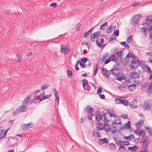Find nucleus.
<instances>
[{
  "mask_svg": "<svg viewBox=\"0 0 152 152\" xmlns=\"http://www.w3.org/2000/svg\"><path fill=\"white\" fill-rule=\"evenodd\" d=\"M121 44L124 46L125 48H129V46L126 43V42H121L120 43Z\"/></svg>",
  "mask_w": 152,
  "mask_h": 152,
  "instance_id": "obj_40",
  "label": "nucleus"
},
{
  "mask_svg": "<svg viewBox=\"0 0 152 152\" xmlns=\"http://www.w3.org/2000/svg\"><path fill=\"white\" fill-rule=\"evenodd\" d=\"M107 111H108V114H109L110 116V117H115V116L116 115L114 114L113 113H111L110 112H109L108 110H107Z\"/></svg>",
  "mask_w": 152,
  "mask_h": 152,
  "instance_id": "obj_53",
  "label": "nucleus"
},
{
  "mask_svg": "<svg viewBox=\"0 0 152 152\" xmlns=\"http://www.w3.org/2000/svg\"><path fill=\"white\" fill-rule=\"evenodd\" d=\"M151 140L148 136H145L144 137H142L141 139V142H143L145 143V142H147V143H149L150 142Z\"/></svg>",
  "mask_w": 152,
  "mask_h": 152,
  "instance_id": "obj_13",
  "label": "nucleus"
},
{
  "mask_svg": "<svg viewBox=\"0 0 152 152\" xmlns=\"http://www.w3.org/2000/svg\"><path fill=\"white\" fill-rule=\"evenodd\" d=\"M6 135H4V133L2 130H0V140L5 138Z\"/></svg>",
  "mask_w": 152,
  "mask_h": 152,
  "instance_id": "obj_29",
  "label": "nucleus"
},
{
  "mask_svg": "<svg viewBox=\"0 0 152 152\" xmlns=\"http://www.w3.org/2000/svg\"><path fill=\"white\" fill-rule=\"evenodd\" d=\"M116 76V80L119 81H121L125 79V76H124L123 75L119 76V74H118V75Z\"/></svg>",
  "mask_w": 152,
  "mask_h": 152,
  "instance_id": "obj_23",
  "label": "nucleus"
},
{
  "mask_svg": "<svg viewBox=\"0 0 152 152\" xmlns=\"http://www.w3.org/2000/svg\"><path fill=\"white\" fill-rule=\"evenodd\" d=\"M140 61L139 60H133L131 61V64L130 65V67L131 69H135L139 66Z\"/></svg>",
  "mask_w": 152,
  "mask_h": 152,
  "instance_id": "obj_5",
  "label": "nucleus"
},
{
  "mask_svg": "<svg viewBox=\"0 0 152 152\" xmlns=\"http://www.w3.org/2000/svg\"><path fill=\"white\" fill-rule=\"evenodd\" d=\"M115 101L117 104L122 103L125 106H128L129 103V102L126 99H123L125 98L124 97H121L120 96H117L115 97Z\"/></svg>",
  "mask_w": 152,
  "mask_h": 152,
  "instance_id": "obj_2",
  "label": "nucleus"
},
{
  "mask_svg": "<svg viewBox=\"0 0 152 152\" xmlns=\"http://www.w3.org/2000/svg\"><path fill=\"white\" fill-rule=\"evenodd\" d=\"M98 66V65L97 64H96L95 65V67H96V68L95 70V71H94V76H95V75H96L97 73V69H98L97 67Z\"/></svg>",
  "mask_w": 152,
  "mask_h": 152,
  "instance_id": "obj_51",
  "label": "nucleus"
},
{
  "mask_svg": "<svg viewBox=\"0 0 152 152\" xmlns=\"http://www.w3.org/2000/svg\"><path fill=\"white\" fill-rule=\"evenodd\" d=\"M20 113L19 110L17 108L13 113L12 115L14 116L17 115L19 113Z\"/></svg>",
  "mask_w": 152,
  "mask_h": 152,
  "instance_id": "obj_42",
  "label": "nucleus"
},
{
  "mask_svg": "<svg viewBox=\"0 0 152 152\" xmlns=\"http://www.w3.org/2000/svg\"><path fill=\"white\" fill-rule=\"evenodd\" d=\"M133 36L132 35H131L129 36V38L127 39V41L128 42H130V41L132 40V37Z\"/></svg>",
  "mask_w": 152,
  "mask_h": 152,
  "instance_id": "obj_50",
  "label": "nucleus"
},
{
  "mask_svg": "<svg viewBox=\"0 0 152 152\" xmlns=\"http://www.w3.org/2000/svg\"><path fill=\"white\" fill-rule=\"evenodd\" d=\"M95 120L97 122H99L102 119V116L99 113L96 114L95 115Z\"/></svg>",
  "mask_w": 152,
  "mask_h": 152,
  "instance_id": "obj_17",
  "label": "nucleus"
},
{
  "mask_svg": "<svg viewBox=\"0 0 152 152\" xmlns=\"http://www.w3.org/2000/svg\"><path fill=\"white\" fill-rule=\"evenodd\" d=\"M152 88H150L148 87V89L147 91V93H150L152 91Z\"/></svg>",
  "mask_w": 152,
  "mask_h": 152,
  "instance_id": "obj_57",
  "label": "nucleus"
},
{
  "mask_svg": "<svg viewBox=\"0 0 152 152\" xmlns=\"http://www.w3.org/2000/svg\"><path fill=\"white\" fill-rule=\"evenodd\" d=\"M144 121H142L141 119H140V121H138V122H137L135 124V125L137 126H142L144 124Z\"/></svg>",
  "mask_w": 152,
  "mask_h": 152,
  "instance_id": "obj_27",
  "label": "nucleus"
},
{
  "mask_svg": "<svg viewBox=\"0 0 152 152\" xmlns=\"http://www.w3.org/2000/svg\"><path fill=\"white\" fill-rule=\"evenodd\" d=\"M145 67L146 68V69H147V70L148 71V72L149 73H151V69L148 66H145Z\"/></svg>",
  "mask_w": 152,
  "mask_h": 152,
  "instance_id": "obj_60",
  "label": "nucleus"
},
{
  "mask_svg": "<svg viewBox=\"0 0 152 152\" xmlns=\"http://www.w3.org/2000/svg\"><path fill=\"white\" fill-rule=\"evenodd\" d=\"M142 16L140 15H138L136 17H133L131 20V23L134 26H136L139 25V21L140 19V17Z\"/></svg>",
  "mask_w": 152,
  "mask_h": 152,
  "instance_id": "obj_3",
  "label": "nucleus"
},
{
  "mask_svg": "<svg viewBox=\"0 0 152 152\" xmlns=\"http://www.w3.org/2000/svg\"><path fill=\"white\" fill-rule=\"evenodd\" d=\"M142 143V145L140 152H150L148 151H147V149L148 147V143H147L146 142L145 143H143V142Z\"/></svg>",
  "mask_w": 152,
  "mask_h": 152,
  "instance_id": "obj_9",
  "label": "nucleus"
},
{
  "mask_svg": "<svg viewBox=\"0 0 152 152\" xmlns=\"http://www.w3.org/2000/svg\"><path fill=\"white\" fill-rule=\"evenodd\" d=\"M141 31L143 32L144 35L145 36V37H146V29L145 27H143L141 28Z\"/></svg>",
  "mask_w": 152,
  "mask_h": 152,
  "instance_id": "obj_33",
  "label": "nucleus"
},
{
  "mask_svg": "<svg viewBox=\"0 0 152 152\" xmlns=\"http://www.w3.org/2000/svg\"><path fill=\"white\" fill-rule=\"evenodd\" d=\"M94 109L91 107L90 106H87L84 109V111L87 113H91L94 110Z\"/></svg>",
  "mask_w": 152,
  "mask_h": 152,
  "instance_id": "obj_12",
  "label": "nucleus"
},
{
  "mask_svg": "<svg viewBox=\"0 0 152 152\" xmlns=\"http://www.w3.org/2000/svg\"><path fill=\"white\" fill-rule=\"evenodd\" d=\"M67 45L66 46L61 45V52L63 53L64 55H65L66 53L70 50V49H69L67 47Z\"/></svg>",
  "mask_w": 152,
  "mask_h": 152,
  "instance_id": "obj_8",
  "label": "nucleus"
},
{
  "mask_svg": "<svg viewBox=\"0 0 152 152\" xmlns=\"http://www.w3.org/2000/svg\"><path fill=\"white\" fill-rule=\"evenodd\" d=\"M138 129H136L135 131V134L138 135H141V133L140 132V131H138Z\"/></svg>",
  "mask_w": 152,
  "mask_h": 152,
  "instance_id": "obj_49",
  "label": "nucleus"
},
{
  "mask_svg": "<svg viewBox=\"0 0 152 152\" xmlns=\"http://www.w3.org/2000/svg\"><path fill=\"white\" fill-rule=\"evenodd\" d=\"M67 74L68 77L70 78H71L72 77V73L71 71L67 69Z\"/></svg>",
  "mask_w": 152,
  "mask_h": 152,
  "instance_id": "obj_28",
  "label": "nucleus"
},
{
  "mask_svg": "<svg viewBox=\"0 0 152 152\" xmlns=\"http://www.w3.org/2000/svg\"><path fill=\"white\" fill-rule=\"evenodd\" d=\"M122 144H123L124 145H127L129 144V142L127 141H124V142L123 141V142H122Z\"/></svg>",
  "mask_w": 152,
  "mask_h": 152,
  "instance_id": "obj_59",
  "label": "nucleus"
},
{
  "mask_svg": "<svg viewBox=\"0 0 152 152\" xmlns=\"http://www.w3.org/2000/svg\"><path fill=\"white\" fill-rule=\"evenodd\" d=\"M117 129L116 126H112L111 129V131L112 133H115Z\"/></svg>",
  "mask_w": 152,
  "mask_h": 152,
  "instance_id": "obj_36",
  "label": "nucleus"
},
{
  "mask_svg": "<svg viewBox=\"0 0 152 152\" xmlns=\"http://www.w3.org/2000/svg\"><path fill=\"white\" fill-rule=\"evenodd\" d=\"M130 75L132 78H139L140 76L135 71L133 72H131L130 74Z\"/></svg>",
  "mask_w": 152,
  "mask_h": 152,
  "instance_id": "obj_16",
  "label": "nucleus"
},
{
  "mask_svg": "<svg viewBox=\"0 0 152 152\" xmlns=\"http://www.w3.org/2000/svg\"><path fill=\"white\" fill-rule=\"evenodd\" d=\"M90 34V33L88 31H87V32H85L83 35V37L84 38L87 37Z\"/></svg>",
  "mask_w": 152,
  "mask_h": 152,
  "instance_id": "obj_54",
  "label": "nucleus"
},
{
  "mask_svg": "<svg viewBox=\"0 0 152 152\" xmlns=\"http://www.w3.org/2000/svg\"><path fill=\"white\" fill-rule=\"evenodd\" d=\"M40 99H38L37 97H35L33 99H31L30 102V103H39L41 102L40 101Z\"/></svg>",
  "mask_w": 152,
  "mask_h": 152,
  "instance_id": "obj_18",
  "label": "nucleus"
},
{
  "mask_svg": "<svg viewBox=\"0 0 152 152\" xmlns=\"http://www.w3.org/2000/svg\"><path fill=\"white\" fill-rule=\"evenodd\" d=\"M145 129L148 134L152 137V129L149 127H148V126L145 127Z\"/></svg>",
  "mask_w": 152,
  "mask_h": 152,
  "instance_id": "obj_19",
  "label": "nucleus"
},
{
  "mask_svg": "<svg viewBox=\"0 0 152 152\" xmlns=\"http://www.w3.org/2000/svg\"><path fill=\"white\" fill-rule=\"evenodd\" d=\"M148 83H144L142 85L141 89L142 90L144 91L145 90Z\"/></svg>",
  "mask_w": 152,
  "mask_h": 152,
  "instance_id": "obj_34",
  "label": "nucleus"
},
{
  "mask_svg": "<svg viewBox=\"0 0 152 152\" xmlns=\"http://www.w3.org/2000/svg\"><path fill=\"white\" fill-rule=\"evenodd\" d=\"M110 148L111 150H114L115 148V145L113 143H111L109 144Z\"/></svg>",
  "mask_w": 152,
  "mask_h": 152,
  "instance_id": "obj_38",
  "label": "nucleus"
},
{
  "mask_svg": "<svg viewBox=\"0 0 152 152\" xmlns=\"http://www.w3.org/2000/svg\"><path fill=\"white\" fill-rule=\"evenodd\" d=\"M25 124H21V128L22 130H26V129L27 128H28L27 126L26 125H25Z\"/></svg>",
  "mask_w": 152,
  "mask_h": 152,
  "instance_id": "obj_44",
  "label": "nucleus"
},
{
  "mask_svg": "<svg viewBox=\"0 0 152 152\" xmlns=\"http://www.w3.org/2000/svg\"><path fill=\"white\" fill-rule=\"evenodd\" d=\"M88 61V58L86 57H83L81 59V61L84 63H86Z\"/></svg>",
  "mask_w": 152,
  "mask_h": 152,
  "instance_id": "obj_48",
  "label": "nucleus"
},
{
  "mask_svg": "<svg viewBox=\"0 0 152 152\" xmlns=\"http://www.w3.org/2000/svg\"><path fill=\"white\" fill-rule=\"evenodd\" d=\"M128 88L129 90L130 91H133L135 89L134 87L132 85V84H130L128 86Z\"/></svg>",
  "mask_w": 152,
  "mask_h": 152,
  "instance_id": "obj_43",
  "label": "nucleus"
},
{
  "mask_svg": "<svg viewBox=\"0 0 152 152\" xmlns=\"http://www.w3.org/2000/svg\"><path fill=\"white\" fill-rule=\"evenodd\" d=\"M126 149V147L122 144H120L119 145V151L121 152H123Z\"/></svg>",
  "mask_w": 152,
  "mask_h": 152,
  "instance_id": "obj_21",
  "label": "nucleus"
},
{
  "mask_svg": "<svg viewBox=\"0 0 152 152\" xmlns=\"http://www.w3.org/2000/svg\"><path fill=\"white\" fill-rule=\"evenodd\" d=\"M51 94L44 96L41 99H40V101H42L44 99H49L51 97Z\"/></svg>",
  "mask_w": 152,
  "mask_h": 152,
  "instance_id": "obj_32",
  "label": "nucleus"
},
{
  "mask_svg": "<svg viewBox=\"0 0 152 152\" xmlns=\"http://www.w3.org/2000/svg\"><path fill=\"white\" fill-rule=\"evenodd\" d=\"M80 65L82 68H85L86 67L85 64H83L81 62H80Z\"/></svg>",
  "mask_w": 152,
  "mask_h": 152,
  "instance_id": "obj_62",
  "label": "nucleus"
},
{
  "mask_svg": "<svg viewBox=\"0 0 152 152\" xmlns=\"http://www.w3.org/2000/svg\"><path fill=\"white\" fill-rule=\"evenodd\" d=\"M102 92V88H100V87L98 88L97 91V94L99 95Z\"/></svg>",
  "mask_w": 152,
  "mask_h": 152,
  "instance_id": "obj_45",
  "label": "nucleus"
},
{
  "mask_svg": "<svg viewBox=\"0 0 152 152\" xmlns=\"http://www.w3.org/2000/svg\"><path fill=\"white\" fill-rule=\"evenodd\" d=\"M137 146L135 145L134 146L129 147L128 149L131 151H135L137 150Z\"/></svg>",
  "mask_w": 152,
  "mask_h": 152,
  "instance_id": "obj_31",
  "label": "nucleus"
},
{
  "mask_svg": "<svg viewBox=\"0 0 152 152\" xmlns=\"http://www.w3.org/2000/svg\"><path fill=\"white\" fill-rule=\"evenodd\" d=\"M50 6L55 7L57 6V4L56 3H53L50 5Z\"/></svg>",
  "mask_w": 152,
  "mask_h": 152,
  "instance_id": "obj_64",
  "label": "nucleus"
},
{
  "mask_svg": "<svg viewBox=\"0 0 152 152\" xmlns=\"http://www.w3.org/2000/svg\"><path fill=\"white\" fill-rule=\"evenodd\" d=\"M126 57H130L132 58L133 59L135 60V56L132 53L129 52V53L126 55Z\"/></svg>",
  "mask_w": 152,
  "mask_h": 152,
  "instance_id": "obj_22",
  "label": "nucleus"
},
{
  "mask_svg": "<svg viewBox=\"0 0 152 152\" xmlns=\"http://www.w3.org/2000/svg\"><path fill=\"white\" fill-rule=\"evenodd\" d=\"M151 20L149 19H148L146 18V22L147 24L148 25V26H149V25L151 24L152 23V21H151Z\"/></svg>",
  "mask_w": 152,
  "mask_h": 152,
  "instance_id": "obj_47",
  "label": "nucleus"
},
{
  "mask_svg": "<svg viewBox=\"0 0 152 152\" xmlns=\"http://www.w3.org/2000/svg\"><path fill=\"white\" fill-rule=\"evenodd\" d=\"M129 63V60L123 62V65L125 66H126Z\"/></svg>",
  "mask_w": 152,
  "mask_h": 152,
  "instance_id": "obj_56",
  "label": "nucleus"
},
{
  "mask_svg": "<svg viewBox=\"0 0 152 152\" xmlns=\"http://www.w3.org/2000/svg\"><path fill=\"white\" fill-rule=\"evenodd\" d=\"M106 72H107V70L106 68H102L101 69V73L104 76L106 75Z\"/></svg>",
  "mask_w": 152,
  "mask_h": 152,
  "instance_id": "obj_30",
  "label": "nucleus"
},
{
  "mask_svg": "<svg viewBox=\"0 0 152 152\" xmlns=\"http://www.w3.org/2000/svg\"><path fill=\"white\" fill-rule=\"evenodd\" d=\"M117 121V120H115V121L114 122H113V123H112V124H115L117 125H118V124L121 125V124L122 123H121V122H116V121Z\"/></svg>",
  "mask_w": 152,
  "mask_h": 152,
  "instance_id": "obj_58",
  "label": "nucleus"
},
{
  "mask_svg": "<svg viewBox=\"0 0 152 152\" xmlns=\"http://www.w3.org/2000/svg\"><path fill=\"white\" fill-rule=\"evenodd\" d=\"M18 140V139L17 138H14L12 137H10L8 140L9 143L10 145H12L16 143Z\"/></svg>",
  "mask_w": 152,
  "mask_h": 152,
  "instance_id": "obj_11",
  "label": "nucleus"
},
{
  "mask_svg": "<svg viewBox=\"0 0 152 152\" xmlns=\"http://www.w3.org/2000/svg\"><path fill=\"white\" fill-rule=\"evenodd\" d=\"M117 58L115 56L114 54H112L111 55L110 58H107L106 59L104 62V64H106L108 63L110 61H113L115 62L117 61Z\"/></svg>",
  "mask_w": 152,
  "mask_h": 152,
  "instance_id": "obj_6",
  "label": "nucleus"
},
{
  "mask_svg": "<svg viewBox=\"0 0 152 152\" xmlns=\"http://www.w3.org/2000/svg\"><path fill=\"white\" fill-rule=\"evenodd\" d=\"M130 121H128L127 123L126 124V126H125V128L127 129L128 128L129 129L131 128V126L130 125Z\"/></svg>",
  "mask_w": 152,
  "mask_h": 152,
  "instance_id": "obj_41",
  "label": "nucleus"
},
{
  "mask_svg": "<svg viewBox=\"0 0 152 152\" xmlns=\"http://www.w3.org/2000/svg\"><path fill=\"white\" fill-rule=\"evenodd\" d=\"M23 105L17 108L20 113L26 111L27 109V107L25 105Z\"/></svg>",
  "mask_w": 152,
  "mask_h": 152,
  "instance_id": "obj_15",
  "label": "nucleus"
},
{
  "mask_svg": "<svg viewBox=\"0 0 152 152\" xmlns=\"http://www.w3.org/2000/svg\"><path fill=\"white\" fill-rule=\"evenodd\" d=\"M118 88L122 91H124L125 90V86L123 84L122 85L121 84L120 85H119Z\"/></svg>",
  "mask_w": 152,
  "mask_h": 152,
  "instance_id": "obj_37",
  "label": "nucleus"
},
{
  "mask_svg": "<svg viewBox=\"0 0 152 152\" xmlns=\"http://www.w3.org/2000/svg\"><path fill=\"white\" fill-rule=\"evenodd\" d=\"M147 30L149 32L151 33H152V25H151L150 26V27L148 28H147Z\"/></svg>",
  "mask_w": 152,
  "mask_h": 152,
  "instance_id": "obj_61",
  "label": "nucleus"
},
{
  "mask_svg": "<svg viewBox=\"0 0 152 152\" xmlns=\"http://www.w3.org/2000/svg\"><path fill=\"white\" fill-rule=\"evenodd\" d=\"M107 26V22H105L103 24L101 25L100 26V28L101 30H104L105 29Z\"/></svg>",
  "mask_w": 152,
  "mask_h": 152,
  "instance_id": "obj_25",
  "label": "nucleus"
},
{
  "mask_svg": "<svg viewBox=\"0 0 152 152\" xmlns=\"http://www.w3.org/2000/svg\"><path fill=\"white\" fill-rule=\"evenodd\" d=\"M140 132L141 133V135L142 137H144V136H145V131H144L143 129H141L140 130Z\"/></svg>",
  "mask_w": 152,
  "mask_h": 152,
  "instance_id": "obj_46",
  "label": "nucleus"
},
{
  "mask_svg": "<svg viewBox=\"0 0 152 152\" xmlns=\"http://www.w3.org/2000/svg\"><path fill=\"white\" fill-rule=\"evenodd\" d=\"M103 141V143H107L108 142V139L107 138H104L103 139H102Z\"/></svg>",
  "mask_w": 152,
  "mask_h": 152,
  "instance_id": "obj_55",
  "label": "nucleus"
},
{
  "mask_svg": "<svg viewBox=\"0 0 152 152\" xmlns=\"http://www.w3.org/2000/svg\"><path fill=\"white\" fill-rule=\"evenodd\" d=\"M119 69L116 66H114L113 69L110 70V71L112 73V74L114 75H117L119 74Z\"/></svg>",
  "mask_w": 152,
  "mask_h": 152,
  "instance_id": "obj_10",
  "label": "nucleus"
},
{
  "mask_svg": "<svg viewBox=\"0 0 152 152\" xmlns=\"http://www.w3.org/2000/svg\"><path fill=\"white\" fill-rule=\"evenodd\" d=\"M50 86V85L49 84H44L42 85L41 88V89L42 91L44 90L45 89H47L48 87H49Z\"/></svg>",
  "mask_w": 152,
  "mask_h": 152,
  "instance_id": "obj_24",
  "label": "nucleus"
},
{
  "mask_svg": "<svg viewBox=\"0 0 152 152\" xmlns=\"http://www.w3.org/2000/svg\"><path fill=\"white\" fill-rule=\"evenodd\" d=\"M103 141L102 140V139H99V140L98 143L99 145H101L102 144H103Z\"/></svg>",
  "mask_w": 152,
  "mask_h": 152,
  "instance_id": "obj_63",
  "label": "nucleus"
},
{
  "mask_svg": "<svg viewBox=\"0 0 152 152\" xmlns=\"http://www.w3.org/2000/svg\"><path fill=\"white\" fill-rule=\"evenodd\" d=\"M122 52H123L122 50L117 52L116 53V55L118 56H119L121 58H122V57L123 56V55L122 53Z\"/></svg>",
  "mask_w": 152,
  "mask_h": 152,
  "instance_id": "obj_35",
  "label": "nucleus"
},
{
  "mask_svg": "<svg viewBox=\"0 0 152 152\" xmlns=\"http://www.w3.org/2000/svg\"><path fill=\"white\" fill-rule=\"evenodd\" d=\"M108 114V112L106 113H103V115L104 116V121L105 122H107L109 121L107 119V115Z\"/></svg>",
  "mask_w": 152,
  "mask_h": 152,
  "instance_id": "obj_26",
  "label": "nucleus"
},
{
  "mask_svg": "<svg viewBox=\"0 0 152 152\" xmlns=\"http://www.w3.org/2000/svg\"><path fill=\"white\" fill-rule=\"evenodd\" d=\"M151 100H145L143 103L142 105V108L145 111H148L151 108V106L150 103Z\"/></svg>",
  "mask_w": 152,
  "mask_h": 152,
  "instance_id": "obj_4",
  "label": "nucleus"
},
{
  "mask_svg": "<svg viewBox=\"0 0 152 152\" xmlns=\"http://www.w3.org/2000/svg\"><path fill=\"white\" fill-rule=\"evenodd\" d=\"M97 124L99 125L96 128L99 130H101L103 129L105 130V131L107 132H109L110 130V126L106 122H104L103 124V126L102 123L98 122Z\"/></svg>",
  "mask_w": 152,
  "mask_h": 152,
  "instance_id": "obj_1",
  "label": "nucleus"
},
{
  "mask_svg": "<svg viewBox=\"0 0 152 152\" xmlns=\"http://www.w3.org/2000/svg\"><path fill=\"white\" fill-rule=\"evenodd\" d=\"M31 96V95L30 96L28 95V96L26 98L24 101L23 102V105H25V104H26L28 102V101L29 100V99Z\"/></svg>",
  "mask_w": 152,
  "mask_h": 152,
  "instance_id": "obj_20",
  "label": "nucleus"
},
{
  "mask_svg": "<svg viewBox=\"0 0 152 152\" xmlns=\"http://www.w3.org/2000/svg\"><path fill=\"white\" fill-rule=\"evenodd\" d=\"M119 31L118 29H117L114 31V35H115L116 37H118L119 35Z\"/></svg>",
  "mask_w": 152,
  "mask_h": 152,
  "instance_id": "obj_39",
  "label": "nucleus"
},
{
  "mask_svg": "<svg viewBox=\"0 0 152 152\" xmlns=\"http://www.w3.org/2000/svg\"><path fill=\"white\" fill-rule=\"evenodd\" d=\"M130 108H132L134 109L135 108L137 107V106L135 104L134 105L132 104H130Z\"/></svg>",
  "mask_w": 152,
  "mask_h": 152,
  "instance_id": "obj_52",
  "label": "nucleus"
},
{
  "mask_svg": "<svg viewBox=\"0 0 152 152\" xmlns=\"http://www.w3.org/2000/svg\"><path fill=\"white\" fill-rule=\"evenodd\" d=\"M104 42V39L103 38H97L96 40V44L98 47L99 48H103L105 45L102 44Z\"/></svg>",
  "mask_w": 152,
  "mask_h": 152,
  "instance_id": "obj_7",
  "label": "nucleus"
},
{
  "mask_svg": "<svg viewBox=\"0 0 152 152\" xmlns=\"http://www.w3.org/2000/svg\"><path fill=\"white\" fill-rule=\"evenodd\" d=\"M53 91L54 94L56 97L55 99V102H56V101H57V104L58 105V103H59V97L58 94V92L56 90L55 88H53Z\"/></svg>",
  "mask_w": 152,
  "mask_h": 152,
  "instance_id": "obj_14",
  "label": "nucleus"
}]
</instances>
